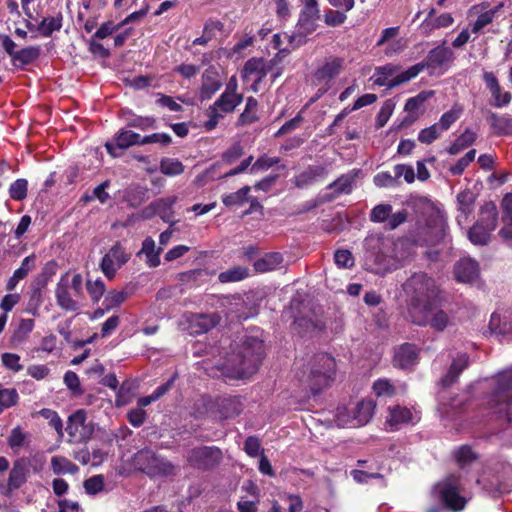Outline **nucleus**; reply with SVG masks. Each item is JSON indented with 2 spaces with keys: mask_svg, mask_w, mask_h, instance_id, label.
<instances>
[{
  "mask_svg": "<svg viewBox=\"0 0 512 512\" xmlns=\"http://www.w3.org/2000/svg\"><path fill=\"white\" fill-rule=\"evenodd\" d=\"M476 140L475 132L465 130L448 148L447 152L450 155H456L472 145Z\"/></svg>",
  "mask_w": 512,
  "mask_h": 512,
  "instance_id": "obj_36",
  "label": "nucleus"
},
{
  "mask_svg": "<svg viewBox=\"0 0 512 512\" xmlns=\"http://www.w3.org/2000/svg\"><path fill=\"white\" fill-rule=\"evenodd\" d=\"M39 414L49 421L50 426L53 427L60 436L63 435V423L55 411L44 408L39 411Z\"/></svg>",
  "mask_w": 512,
  "mask_h": 512,
  "instance_id": "obj_56",
  "label": "nucleus"
},
{
  "mask_svg": "<svg viewBox=\"0 0 512 512\" xmlns=\"http://www.w3.org/2000/svg\"><path fill=\"white\" fill-rule=\"evenodd\" d=\"M392 211V206L389 204H380L373 208L371 211V220L374 222L388 221L389 215Z\"/></svg>",
  "mask_w": 512,
  "mask_h": 512,
  "instance_id": "obj_62",
  "label": "nucleus"
},
{
  "mask_svg": "<svg viewBox=\"0 0 512 512\" xmlns=\"http://www.w3.org/2000/svg\"><path fill=\"white\" fill-rule=\"evenodd\" d=\"M160 171L168 176H176L184 171V166L177 159L164 158L160 162Z\"/></svg>",
  "mask_w": 512,
  "mask_h": 512,
  "instance_id": "obj_47",
  "label": "nucleus"
},
{
  "mask_svg": "<svg viewBox=\"0 0 512 512\" xmlns=\"http://www.w3.org/2000/svg\"><path fill=\"white\" fill-rule=\"evenodd\" d=\"M248 276V269L242 266L233 267L219 274V281L222 283L241 281Z\"/></svg>",
  "mask_w": 512,
  "mask_h": 512,
  "instance_id": "obj_41",
  "label": "nucleus"
},
{
  "mask_svg": "<svg viewBox=\"0 0 512 512\" xmlns=\"http://www.w3.org/2000/svg\"><path fill=\"white\" fill-rule=\"evenodd\" d=\"M455 278L462 283H471L479 276V267L471 258L459 260L454 267Z\"/></svg>",
  "mask_w": 512,
  "mask_h": 512,
  "instance_id": "obj_23",
  "label": "nucleus"
},
{
  "mask_svg": "<svg viewBox=\"0 0 512 512\" xmlns=\"http://www.w3.org/2000/svg\"><path fill=\"white\" fill-rule=\"evenodd\" d=\"M221 451L216 447H198L189 451L187 455L188 462L198 468H210L221 459Z\"/></svg>",
  "mask_w": 512,
  "mask_h": 512,
  "instance_id": "obj_14",
  "label": "nucleus"
},
{
  "mask_svg": "<svg viewBox=\"0 0 512 512\" xmlns=\"http://www.w3.org/2000/svg\"><path fill=\"white\" fill-rule=\"evenodd\" d=\"M344 60L338 57H328L314 73V82L322 85L319 95H323L330 88V81L340 74Z\"/></svg>",
  "mask_w": 512,
  "mask_h": 512,
  "instance_id": "obj_13",
  "label": "nucleus"
},
{
  "mask_svg": "<svg viewBox=\"0 0 512 512\" xmlns=\"http://www.w3.org/2000/svg\"><path fill=\"white\" fill-rule=\"evenodd\" d=\"M34 326L35 323L33 319H20L11 336L12 343L22 344L26 341L30 333L33 331Z\"/></svg>",
  "mask_w": 512,
  "mask_h": 512,
  "instance_id": "obj_35",
  "label": "nucleus"
},
{
  "mask_svg": "<svg viewBox=\"0 0 512 512\" xmlns=\"http://www.w3.org/2000/svg\"><path fill=\"white\" fill-rule=\"evenodd\" d=\"M62 26V17L44 18L37 26V30L43 36H50L54 31H58Z\"/></svg>",
  "mask_w": 512,
  "mask_h": 512,
  "instance_id": "obj_46",
  "label": "nucleus"
},
{
  "mask_svg": "<svg viewBox=\"0 0 512 512\" xmlns=\"http://www.w3.org/2000/svg\"><path fill=\"white\" fill-rule=\"evenodd\" d=\"M28 438V434L23 431V429L20 426H17L12 429L8 439L7 443L8 446L14 451L19 452L20 448H22L25 445V442Z\"/></svg>",
  "mask_w": 512,
  "mask_h": 512,
  "instance_id": "obj_42",
  "label": "nucleus"
},
{
  "mask_svg": "<svg viewBox=\"0 0 512 512\" xmlns=\"http://www.w3.org/2000/svg\"><path fill=\"white\" fill-rule=\"evenodd\" d=\"M250 192L249 186H244L234 193L224 195L222 202L226 206L241 205L247 200L248 193Z\"/></svg>",
  "mask_w": 512,
  "mask_h": 512,
  "instance_id": "obj_49",
  "label": "nucleus"
},
{
  "mask_svg": "<svg viewBox=\"0 0 512 512\" xmlns=\"http://www.w3.org/2000/svg\"><path fill=\"white\" fill-rule=\"evenodd\" d=\"M84 488L85 491L91 495L101 492L104 488V477L102 475L90 477L84 482Z\"/></svg>",
  "mask_w": 512,
  "mask_h": 512,
  "instance_id": "obj_61",
  "label": "nucleus"
},
{
  "mask_svg": "<svg viewBox=\"0 0 512 512\" xmlns=\"http://www.w3.org/2000/svg\"><path fill=\"white\" fill-rule=\"evenodd\" d=\"M464 487L462 475L453 473L434 485L433 494L446 508L458 512L463 510L467 503Z\"/></svg>",
  "mask_w": 512,
  "mask_h": 512,
  "instance_id": "obj_3",
  "label": "nucleus"
},
{
  "mask_svg": "<svg viewBox=\"0 0 512 512\" xmlns=\"http://www.w3.org/2000/svg\"><path fill=\"white\" fill-rule=\"evenodd\" d=\"M475 157H476L475 149L468 151L455 164L450 166V168H449L450 173L454 176L461 175L465 171V169L474 161Z\"/></svg>",
  "mask_w": 512,
  "mask_h": 512,
  "instance_id": "obj_48",
  "label": "nucleus"
},
{
  "mask_svg": "<svg viewBox=\"0 0 512 512\" xmlns=\"http://www.w3.org/2000/svg\"><path fill=\"white\" fill-rule=\"evenodd\" d=\"M162 248L156 249L155 241L151 237L144 239L140 253L147 258V264L150 267H157L160 264V253Z\"/></svg>",
  "mask_w": 512,
  "mask_h": 512,
  "instance_id": "obj_34",
  "label": "nucleus"
},
{
  "mask_svg": "<svg viewBox=\"0 0 512 512\" xmlns=\"http://www.w3.org/2000/svg\"><path fill=\"white\" fill-rule=\"evenodd\" d=\"M221 87L220 75L215 68H208L202 75V85L200 88L201 100L210 99Z\"/></svg>",
  "mask_w": 512,
  "mask_h": 512,
  "instance_id": "obj_25",
  "label": "nucleus"
},
{
  "mask_svg": "<svg viewBox=\"0 0 512 512\" xmlns=\"http://www.w3.org/2000/svg\"><path fill=\"white\" fill-rule=\"evenodd\" d=\"M353 180V175H342L336 181L331 183L328 186V189H334L337 193H349L352 190Z\"/></svg>",
  "mask_w": 512,
  "mask_h": 512,
  "instance_id": "obj_50",
  "label": "nucleus"
},
{
  "mask_svg": "<svg viewBox=\"0 0 512 512\" xmlns=\"http://www.w3.org/2000/svg\"><path fill=\"white\" fill-rule=\"evenodd\" d=\"M393 362L400 369H411L418 362V350L413 344H403L395 351Z\"/></svg>",
  "mask_w": 512,
  "mask_h": 512,
  "instance_id": "obj_22",
  "label": "nucleus"
},
{
  "mask_svg": "<svg viewBox=\"0 0 512 512\" xmlns=\"http://www.w3.org/2000/svg\"><path fill=\"white\" fill-rule=\"evenodd\" d=\"M132 145H141V135L131 130H120L112 142H106L105 148L113 157H118V150L127 149Z\"/></svg>",
  "mask_w": 512,
  "mask_h": 512,
  "instance_id": "obj_17",
  "label": "nucleus"
},
{
  "mask_svg": "<svg viewBox=\"0 0 512 512\" xmlns=\"http://www.w3.org/2000/svg\"><path fill=\"white\" fill-rule=\"evenodd\" d=\"M375 403L372 400H361L352 406L353 420L341 418L343 425H356L357 427L366 425L373 417Z\"/></svg>",
  "mask_w": 512,
  "mask_h": 512,
  "instance_id": "obj_18",
  "label": "nucleus"
},
{
  "mask_svg": "<svg viewBox=\"0 0 512 512\" xmlns=\"http://www.w3.org/2000/svg\"><path fill=\"white\" fill-rule=\"evenodd\" d=\"M491 333L506 335L512 333V313H505L503 316L494 313L489 322Z\"/></svg>",
  "mask_w": 512,
  "mask_h": 512,
  "instance_id": "obj_31",
  "label": "nucleus"
},
{
  "mask_svg": "<svg viewBox=\"0 0 512 512\" xmlns=\"http://www.w3.org/2000/svg\"><path fill=\"white\" fill-rule=\"evenodd\" d=\"M397 71V67L392 64H387L385 66L377 68L378 77L375 79V83L380 86H388L391 79L390 77H394V74Z\"/></svg>",
  "mask_w": 512,
  "mask_h": 512,
  "instance_id": "obj_51",
  "label": "nucleus"
},
{
  "mask_svg": "<svg viewBox=\"0 0 512 512\" xmlns=\"http://www.w3.org/2000/svg\"><path fill=\"white\" fill-rule=\"evenodd\" d=\"M327 174L325 166L311 165L295 176L294 183L298 188H306L318 181L324 180Z\"/></svg>",
  "mask_w": 512,
  "mask_h": 512,
  "instance_id": "obj_21",
  "label": "nucleus"
},
{
  "mask_svg": "<svg viewBox=\"0 0 512 512\" xmlns=\"http://www.w3.org/2000/svg\"><path fill=\"white\" fill-rule=\"evenodd\" d=\"M407 296L411 298L410 307L428 305L438 295L436 282L425 273L414 274L403 286Z\"/></svg>",
  "mask_w": 512,
  "mask_h": 512,
  "instance_id": "obj_7",
  "label": "nucleus"
},
{
  "mask_svg": "<svg viewBox=\"0 0 512 512\" xmlns=\"http://www.w3.org/2000/svg\"><path fill=\"white\" fill-rule=\"evenodd\" d=\"M287 55L285 50H281L272 59L266 60L264 58H251L243 68V78L245 81L252 82V89L257 92V84L269 73L271 74L272 81L278 78L282 72L283 67L280 65L282 59Z\"/></svg>",
  "mask_w": 512,
  "mask_h": 512,
  "instance_id": "obj_4",
  "label": "nucleus"
},
{
  "mask_svg": "<svg viewBox=\"0 0 512 512\" xmlns=\"http://www.w3.org/2000/svg\"><path fill=\"white\" fill-rule=\"evenodd\" d=\"M261 360V352H253L246 348L243 354L231 355L226 360L221 367L222 374L235 379L247 378L257 371Z\"/></svg>",
  "mask_w": 512,
  "mask_h": 512,
  "instance_id": "obj_5",
  "label": "nucleus"
},
{
  "mask_svg": "<svg viewBox=\"0 0 512 512\" xmlns=\"http://www.w3.org/2000/svg\"><path fill=\"white\" fill-rule=\"evenodd\" d=\"M501 208L503 227L500 229L499 234L509 237L511 236L512 224V193H508L503 197Z\"/></svg>",
  "mask_w": 512,
  "mask_h": 512,
  "instance_id": "obj_32",
  "label": "nucleus"
},
{
  "mask_svg": "<svg viewBox=\"0 0 512 512\" xmlns=\"http://www.w3.org/2000/svg\"><path fill=\"white\" fill-rule=\"evenodd\" d=\"M127 297H128V294L125 291H116V290L109 291L104 299V304L106 306V309L109 310V309L119 306L127 299Z\"/></svg>",
  "mask_w": 512,
  "mask_h": 512,
  "instance_id": "obj_55",
  "label": "nucleus"
},
{
  "mask_svg": "<svg viewBox=\"0 0 512 512\" xmlns=\"http://www.w3.org/2000/svg\"><path fill=\"white\" fill-rule=\"evenodd\" d=\"M39 54L40 48L37 46H31L17 51L12 60L15 64L20 63L22 65H25L37 59Z\"/></svg>",
  "mask_w": 512,
  "mask_h": 512,
  "instance_id": "obj_40",
  "label": "nucleus"
},
{
  "mask_svg": "<svg viewBox=\"0 0 512 512\" xmlns=\"http://www.w3.org/2000/svg\"><path fill=\"white\" fill-rule=\"evenodd\" d=\"M129 259V254L125 252L120 244L114 245L108 253L102 258L101 269L108 278H113L116 271Z\"/></svg>",
  "mask_w": 512,
  "mask_h": 512,
  "instance_id": "obj_15",
  "label": "nucleus"
},
{
  "mask_svg": "<svg viewBox=\"0 0 512 512\" xmlns=\"http://www.w3.org/2000/svg\"><path fill=\"white\" fill-rule=\"evenodd\" d=\"M475 196L473 192L465 190L457 195V222L462 225L472 213L474 207Z\"/></svg>",
  "mask_w": 512,
  "mask_h": 512,
  "instance_id": "obj_29",
  "label": "nucleus"
},
{
  "mask_svg": "<svg viewBox=\"0 0 512 512\" xmlns=\"http://www.w3.org/2000/svg\"><path fill=\"white\" fill-rule=\"evenodd\" d=\"M335 263L340 268H350L354 265V258L348 250H338L334 255Z\"/></svg>",
  "mask_w": 512,
  "mask_h": 512,
  "instance_id": "obj_64",
  "label": "nucleus"
},
{
  "mask_svg": "<svg viewBox=\"0 0 512 512\" xmlns=\"http://www.w3.org/2000/svg\"><path fill=\"white\" fill-rule=\"evenodd\" d=\"M409 318L411 321L420 326H430L437 331H443L449 324L448 314L432 306L428 305H414L409 307Z\"/></svg>",
  "mask_w": 512,
  "mask_h": 512,
  "instance_id": "obj_9",
  "label": "nucleus"
},
{
  "mask_svg": "<svg viewBox=\"0 0 512 512\" xmlns=\"http://www.w3.org/2000/svg\"><path fill=\"white\" fill-rule=\"evenodd\" d=\"M18 400L19 395L15 388H3L0 386V413L4 409L16 405Z\"/></svg>",
  "mask_w": 512,
  "mask_h": 512,
  "instance_id": "obj_45",
  "label": "nucleus"
},
{
  "mask_svg": "<svg viewBox=\"0 0 512 512\" xmlns=\"http://www.w3.org/2000/svg\"><path fill=\"white\" fill-rule=\"evenodd\" d=\"M84 298L83 277L80 273L69 271L61 275L55 287L57 305L67 312H76L81 308Z\"/></svg>",
  "mask_w": 512,
  "mask_h": 512,
  "instance_id": "obj_2",
  "label": "nucleus"
},
{
  "mask_svg": "<svg viewBox=\"0 0 512 512\" xmlns=\"http://www.w3.org/2000/svg\"><path fill=\"white\" fill-rule=\"evenodd\" d=\"M455 458L459 466L463 468L470 462L474 461L476 459V455L470 447L463 446L456 451Z\"/></svg>",
  "mask_w": 512,
  "mask_h": 512,
  "instance_id": "obj_60",
  "label": "nucleus"
},
{
  "mask_svg": "<svg viewBox=\"0 0 512 512\" xmlns=\"http://www.w3.org/2000/svg\"><path fill=\"white\" fill-rule=\"evenodd\" d=\"M492 125L499 134H512V118L493 117Z\"/></svg>",
  "mask_w": 512,
  "mask_h": 512,
  "instance_id": "obj_63",
  "label": "nucleus"
},
{
  "mask_svg": "<svg viewBox=\"0 0 512 512\" xmlns=\"http://www.w3.org/2000/svg\"><path fill=\"white\" fill-rule=\"evenodd\" d=\"M282 260V256L279 253H267L254 262V268L260 273L269 272L276 269L281 264Z\"/></svg>",
  "mask_w": 512,
  "mask_h": 512,
  "instance_id": "obj_33",
  "label": "nucleus"
},
{
  "mask_svg": "<svg viewBox=\"0 0 512 512\" xmlns=\"http://www.w3.org/2000/svg\"><path fill=\"white\" fill-rule=\"evenodd\" d=\"M31 461L28 458H19L13 463V467L9 473L7 488L5 495L10 494L13 490L19 489L28 479L30 474Z\"/></svg>",
  "mask_w": 512,
  "mask_h": 512,
  "instance_id": "obj_16",
  "label": "nucleus"
},
{
  "mask_svg": "<svg viewBox=\"0 0 512 512\" xmlns=\"http://www.w3.org/2000/svg\"><path fill=\"white\" fill-rule=\"evenodd\" d=\"M85 422V411L82 409L77 410L68 419L66 427L68 434L77 441L86 440L89 437L91 431Z\"/></svg>",
  "mask_w": 512,
  "mask_h": 512,
  "instance_id": "obj_19",
  "label": "nucleus"
},
{
  "mask_svg": "<svg viewBox=\"0 0 512 512\" xmlns=\"http://www.w3.org/2000/svg\"><path fill=\"white\" fill-rule=\"evenodd\" d=\"M497 223V208L494 203H486L481 208V218L468 232L470 241L477 245H485L495 230Z\"/></svg>",
  "mask_w": 512,
  "mask_h": 512,
  "instance_id": "obj_10",
  "label": "nucleus"
},
{
  "mask_svg": "<svg viewBox=\"0 0 512 512\" xmlns=\"http://www.w3.org/2000/svg\"><path fill=\"white\" fill-rule=\"evenodd\" d=\"M424 68H425V64H423V63H418V64L411 66L407 70H405V71L395 75L393 78H391V80L388 84V87H395V86H398L400 84H403V83H406V82L412 80L420 72H422L424 70Z\"/></svg>",
  "mask_w": 512,
  "mask_h": 512,
  "instance_id": "obj_37",
  "label": "nucleus"
},
{
  "mask_svg": "<svg viewBox=\"0 0 512 512\" xmlns=\"http://www.w3.org/2000/svg\"><path fill=\"white\" fill-rule=\"evenodd\" d=\"M237 82L233 77L228 82L225 91L221 94L218 100L208 110L209 121L207 122L208 128H213L218 120L223 117V113H229L242 102V95L236 92Z\"/></svg>",
  "mask_w": 512,
  "mask_h": 512,
  "instance_id": "obj_8",
  "label": "nucleus"
},
{
  "mask_svg": "<svg viewBox=\"0 0 512 512\" xmlns=\"http://www.w3.org/2000/svg\"><path fill=\"white\" fill-rule=\"evenodd\" d=\"M223 24L219 21H209L204 26V32L201 37L193 41L194 45H206L213 37L215 31H221Z\"/></svg>",
  "mask_w": 512,
  "mask_h": 512,
  "instance_id": "obj_43",
  "label": "nucleus"
},
{
  "mask_svg": "<svg viewBox=\"0 0 512 512\" xmlns=\"http://www.w3.org/2000/svg\"><path fill=\"white\" fill-rule=\"evenodd\" d=\"M304 7L300 13L299 25L310 33L315 30V22L319 18V8L316 0H302Z\"/></svg>",
  "mask_w": 512,
  "mask_h": 512,
  "instance_id": "obj_26",
  "label": "nucleus"
},
{
  "mask_svg": "<svg viewBox=\"0 0 512 512\" xmlns=\"http://www.w3.org/2000/svg\"><path fill=\"white\" fill-rule=\"evenodd\" d=\"M469 357L466 353H459L452 361L448 372L441 379L443 386L447 387L453 384L460 373L468 367Z\"/></svg>",
  "mask_w": 512,
  "mask_h": 512,
  "instance_id": "obj_28",
  "label": "nucleus"
},
{
  "mask_svg": "<svg viewBox=\"0 0 512 512\" xmlns=\"http://www.w3.org/2000/svg\"><path fill=\"white\" fill-rule=\"evenodd\" d=\"M191 334H202L214 328L220 322L217 313L193 314L188 319Z\"/></svg>",
  "mask_w": 512,
  "mask_h": 512,
  "instance_id": "obj_20",
  "label": "nucleus"
},
{
  "mask_svg": "<svg viewBox=\"0 0 512 512\" xmlns=\"http://www.w3.org/2000/svg\"><path fill=\"white\" fill-rule=\"evenodd\" d=\"M500 7L501 5L487 9L484 6H474L470 12L477 14V18L471 24V32L478 34L484 27L492 23Z\"/></svg>",
  "mask_w": 512,
  "mask_h": 512,
  "instance_id": "obj_27",
  "label": "nucleus"
},
{
  "mask_svg": "<svg viewBox=\"0 0 512 512\" xmlns=\"http://www.w3.org/2000/svg\"><path fill=\"white\" fill-rule=\"evenodd\" d=\"M434 96V91H421L414 97L409 98L405 104L408 113L416 112L428 99Z\"/></svg>",
  "mask_w": 512,
  "mask_h": 512,
  "instance_id": "obj_44",
  "label": "nucleus"
},
{
  "mask_svg": "<svg viewBox=\"0 0 512 512\" xmlns=\"http://www.w3.org/2000/svg\"><path fill=\"white\" fill-rule=\"evenodd\" d=\"M86 289L94 303H97L105 292V284L101 279L95 281L88 280Z\"/></svg>",
  "mask_w": 512,
  "mask_h": 512,
  "instance_id": "obj_52",
  "label": "nucleus"
},
{
  "mask_svg": "<svg viewBox=\"0 0 512 512\" xmlns=\"http://www.w3.org/2000/svg\"><path fill=\"white\" fill-rule=\"evenodd\" d=\"M28 183L25 179H17L9 188V195L14 200H23L27 195Z\"/></svg>",
  "mask_w": 512,
  "mask_h": 512,
  "instance_id": "obj_54",
  "label": "nucleus"
},
{
  "mask_svg": "<svg viewBox=\"0 0 512 512\" xmlns=\"http://www.w3.org/2000/svg\"><path fill=\"white\" fill-rule=\"evenodd\" d=\"M394 176L397 182L398 179L403 177L405 182L411 184L415 180L414 168L411 165L397 164L394 166Z\"/></svg>",
  "mask_w": 512,
  "mask_h": 512,
  "instance_id": "obj_58",
  "label": "nucleus"
},
{
  "mask_svg": "<svg viewBox=\"0 0 512 512\" xmlns=\"http://www.w3.org/2000/svg\"><path fill=\"white\" fill-rule=\"evenodd\" d=\"M491 401L498 412L512 403V368L504 370L497 375L495 389Z\"/></svg>",
  "mask_w": 512,
  "mask_h": 512,
  "instance_id": "obj_12",
  "label": "nucleus"
},
{
  "mask_svg": "<svg viewBox=\"0 0 512 512\" xmlns=\"http://www.w3.org/2000/svg\"><path fill=\"white\" fill-rule=\"evenodd\" d=\"M419 420L417 412H412L410 409L402 406L389 407V416L387 417V424L392 429H398L402 424L415 423Z\"/></svg>",
  "mask_w": 512,
  "mask_h": 512,
  "instance_id": "obj_24",
  "label": "nucleus"
},
{
  "mask_svg": "<svg viewBox=\"0 0 512 512\" xmlns=\"http://www.w3.org/2000/svg\"><path fill=\"white\" fill-rule=\"evenodd\" d=\"M134 466L150 476L173 474L175 467L165 459L158 457L152 450L143 449L133 459Z\"/></svg>",
  "mask_w": 512,
  "mask_h": 512,
  "instance_id": "obj_11",
  "label": "nucleus"
},
{
  "mask_svg": "<svg viewBox=\"0 0 512 512\" xmlns=\"http://www.w3.org/2000/svg\"><path fill=\"white\" fill-rule=\"evenodd\" d=\"M1 361L5 368L13 372H19L23 369V365L20 362V356L16 353H3Z\"/></svg>",
  "mask_w": 512,
  "mask_h": 512,
  "instance_id": "obj_59",
  "label": "nucleus"
},
{
  "mask_svg": "<svg viewBox=\"0 0 512 512\" xmlns=\"http://www.w3.org/2000/svg\"><path fill=\"white\" fill-rule=\"evenodd\" d=\"M392 241L380 235H369L364 241L365 268L375 274L383 275L397 268V259L387 253L392 247Z\"/></svg>",
  "mask_w": 512,
  "mask_h": 512,
  "instance_id": "obj_1",
  "label": "nucleus"
},
{
  "mask_svg": "<svg viewBox=\"0 0 512 512\" xmlns=\"http://www.w3.org/2000/svg\"><path fill=\"white\" fill-rule=\"evenodd\" d=\"M278 157H269L267 155H262L259 157L252 165L250 172L257 173L259 171H266L270 167L279 163Z\"/></svg>",
  "mask_w": 512,
  "mask_h": 512,
  "instance_id": "obj_57",
  "label": "nucleus"
},
{
  "mask_svg": "<svg viewBox=\"0 0 512 512\" xmlns=\"http://www.w3.org/2000/svg\"><path fill=\"white\" fill-rule=\"evenodd\" d=\"M453 51L445 46H438L431 50L426 58L425 67L436 68L452 61Z\"/></svg>",
  "mask_w": 512,
  "mask_h": 512,
  "instance_id": "obj_30",
  "label": "nucleus"
},
{
  "mask_svg": "<svg viewBox=\"0 0 512 512\" xmlns=\"http://www.w3.org/2000/svg\"><path fill=\"white\" fill-rule=\"evenodd\" d=\"M462 112H463L462 106L459 104H454L449 111L445 112L441 116V118L437 124L439 125V127L441 128L442 131H445V130L449 129L450 126L460 118Z\"/></svg>",
  "mask_w": 512,
  "mask_h": 512,
  "instance_id": "obj_39",
  "label": "nucleus"
},
{
  "mask_svg": "<svg viewBox=\"0 0 512 512\" xmlns=\"http://www.w3.org/2000/svg\"><path fill=\"white\" fill-rule=\"evenodd\" d=\"M443 131L437 123L432 126L422 129L418 134V140L424 144H430L436 140Z\"/></svg>",
  "mask_w": 512,
  "mask_h": 512,
  "instance_id": "obj_53",
  "label": "nucleus"
},
{
  "mask_svg": "<svg viewBox=\"0 0 512 512\" xmlns=\"http://www.w3.org/2000/svg\"><path fill=\"white\" fill-rule=\"evenodd\" d=\"M51 467L56 475L75 474L78 472V467L74 463L61 456H54L51 459Z\"/></svg>",
  "mask_w": 512,
  "mask_h": 512,
  "instance_id": "obj_38",
  "label": "nucleus"
},
{
  "mask_svg": "<svg viewBox=\"0 0 512 512\" xmlns=\"http://www.w3.org/2000/svg\"><path fill=\"white\" fill-rule=\"evenodd\" d=\"M335 360L328 354H319L309 365V374L300 381L306 382L312 391L318 392L329 385L335 374Z\"/></svg>",
  "mask_w": 512,
  "mask_h": 512,
  "instance_id": "obj_6",
  "label": "nucleus"
}]
</instances>
